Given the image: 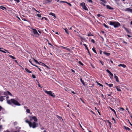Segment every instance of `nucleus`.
<instances>
[{"label": "nucleus", "mask_w": 132, "mask_h": 132, "mask_svg": "<svg viewBox=\"0 0 132 132\" xmlns=\"http://www.w3.org/2000/svg\"><path fill=\"white\" fill-rule=\"evenodd\" d=\"M97 112H98V114H99V115H100L101 116V114H100V112H99V110H97Z\"/></svg>", "instance_id": "e2e57ef3"}, {"label": "nucleus", "mask_w": 132, "mask_h": 132, "mask_svg": "<svg viewBox=\"0 0 132 132\" xmlns=\"http://www.w3.org/2000/svg\"><path fill=\"white\" fill-rule=\"evenodd\" d=\"M52 1V0H46L45 3H48L51 2Z\"/></svg>", "instance_id": "aec40b11"}, {"label": "nucleus", "mask_w": 132, "mask_h": 132, "mask_svg": "<svg viewBox=\"0 0 132 132\" xmlns=\"http://www.w3.org/2000/svg\"><path fill=\"white\" fill-rule=\"evenodd\" d=\"M26 112L28 113H30V110L28 109H26Z\"/></svg>", "instance_id": "f704fd0d"}, {"label": "nucleus", "mask_w": 132, "mask_h": 132, "mask_svg": "<svg viewBox=\"0 0 132 132\" xmlns=\"http://www.w3.org/2000/svg\"><path fill=\"white\" fill-rule=\"evenodd\" d=\"M25 70L27 72L29 73H31V72L30 70H29L27 68H25Z\"/></svg>", "instance_id": "a878e982"}, {"label": "nucleus", "mask_w": 132, "mask_h": 132, "mask_svg": "<svg viewBox=\"0 0 132 132\" xmlns=\"http://www.w3.org/2000/svg\"><path fill=\"white\" fill-rule=\"evenodd\" d=\"M120 109H121L122 110V111H123L124 110V109L123 108H120Z\"/></svg>", "instance_id": "4d7b16f0"}, {"label": "nucleus", "mask_w": 132, "mask_h": 132, "mask_svg": "<svg viewBox=\"0 0 132 132\" xmlns=\"http://www.w3.org/2000/svg\"><path fill=\"white\" fill-rule=\"evenodd\" d=\"M24 108L25 109H27V108H28L27 107V106H24Z\"/></svg>", "instance_id": "338daca9"}, {"label": "nucleus", "mask_w": 132, "mask_h": 132, "mask_svg": "<svg viewBox=\"0 0 132 132\" xmlns=\"http://www.w3.org/2000/svg\"><path fill=\"white\" fill-rule=\"evenodd\" d=\"M33 60L34 61L36 62V63L37 64H38L39 65H42V66H47L46 65L42 63L41 62H38L35 59H33Z\"/></svg>", "instance_id": "39448f33"}, {"label": "nucleus", "mask_w": 132, "mask_h": 132, "mask_svg": "<svg viewBox=\"0 0 132 132\" xmlns=\"http://www.w3.org/2000/svg\"><path fill=\"white\" fill-rule=\"evenodd\" d=\"M107 121L109 123L110 126L111 127V122H110L108 120H107Z\"/></svg>", "instance_id": "49530a36"}, {"label": "nucleus", "mask_w": 132, "mask_h": 132, "mask_svg": "<svg viewBox=\"0 0 132 132\" xmlns=\"http://www.w3.org/2000/svg\"><path fill=\"white\" fill-rule=\"evenodd\" d=\"M118 66H126V65L124 64H120L118 65Z\"/></svg>", "instance_id": "a19ab883"}, {"label": "nucleus", "mask_w": 132, "mask_h": 132, "mask_svg": "<svg viewBox=\"0 0 132 132\" xmlns=\"http://www.w3.org/2000/svg\"><path fill=\"white\" fill-rule=\"evenodd\" d=\"M4 132H10L8 130H7L6 131H4Z\"/></svg>", "instance_id": "774afa93"}, {"label": "nucleus", "mask_w": 132, "mask_h": 132, "mask_svg": "<svg viewBox=\"0 0 132 132\" xmlns=\"http://www.w3.org/2000/svg\"><path fill=\"white\" fill-rule=\"evenodd\" d=\"M2 109V107L1 106H0V111H1Z\"/></svg>", "instance_id": "69168bd1"}, {"label": "nucleus", "mask_w": 132, "mask_h": 132, "mask_svg": "<svg viewBox=\"0 0 132 132\" xmlns=\"http://www.w3.org/2000/svg\"><path fill=\"white\" fill-rule=\"evenodd\" d=\"M25 122L27 123H28L29 125V124L30 123V121H29L28 120H26Z\"/></svg>", "instance_id": "e433bc0d"}, {"label": "nucleus", "mask_w": 132, "mask_h": 132, "mask_svg": "<svg viewBox=\"0 0 132 132\" xmlns=\"http://www.w3.org/2000/svg\"><path fill=\"white\" fill-rule=\"evenodd\" d=\"M38 86L39 87H41V86H40V84L39 83L38 81Z\"/></svg>", "instance_id": "603ef678"}, {"label": "nucleus", "mask_w": 132, "mask_h": 132, "mask_svg": "<svg viewBox=\"0 0 132 132\" xmlns=\"http://www.w3.org/2000/svg\"><path fill=\"white\" fill-rule=\"evenodd\" d=\"M109 108L112 111H113V112H114L115 115L116 116H117V114H116V112L115 111L114 109H112V108H111L110 107Z\"/></svg>", "instance_id": "6ab92c4d"}, {"label": "nucleus", "mask_w": 132, "mask_h": 132, "mask_svg": "<svg viewBox=\"0 0 132 132\" xmlns=\"http://www.w3.org/2000/svg\"><path fill=\"white\" fill-rule=\"evenodd\" d=\"M49 15L53 16L54 17V19H55L56 18V15L55 14L52 13V12H50L49 13Z\"/></svg>", "instance_id": "ddd939ff"}, {"label": "nucleus", "mask_w": 132, "mask_h": 132, "mask_svg": "<svg viewBox=\"0 0 132 132\" xmlns=\"http://www.w3.org/2000/svg\"><path fill=\"white\" fill-rule=\"evenodd\" d=\"M61 47L62 48L66 50H67L70 52H72L70 51V49L68 48L63 46H61Z\"/></svg>", "instance_id": "9b49d317"}, {"label": "nucleus", "mask_w": 132, "mask_h": 132, "mask_svg": "<svg viewBox=\"0 0 132 132\" xmlns=\"http://www.w3.org/2000/svg\"><path fill=\"white\" fill-rule=\"evenodd\" d=\"M57 117L58 118H59L60 119H61L62 120V119L61 117L59 116H58V115H57Z\"/></svg>", "instance_id": "c03bdc74"}, {"label": "nucleus", "mask_w": 132, "mask_h": 132, "mask_svg": "<svg viewBox=\"0 0 132 132\" xmlns=\"http://www.w3.org/2000/svg\"><path fill=\"white\" fill-rule=\"evenodd\" d=\"M101 4L103 5L104 6H105V4L103 3H101Z\"/></svg>", "instance_id": "13d9d810"}, {"label": "nucleus", "mask_w": 132, "mask_h": 132, "mask_svg": "<svg viewBox=\"0 0 132 132\" xmlns=\"http://www.w3.org/2000/svg\"><path fill=\"white\" fill-rule=\"evenodd\" d=\"M108 86L110 87H111L113 86V84H109Z\"/></svg>", "instance_id": "473e14b6"}, {"label": "nucleus", "mask_w": 132, "mask_h": 132, "mask_svg": "<svg viewBox=\"0 0 132 132\" xmlns=\"http://www.w3.org/2000/svg\"><path fill=\"white\" fill-rule=\"evenodd\" d=\"M99 52H100V54H102V51L101 50H100L99 51Z\"/></svg>", "instance_id": "bf43d9fd"}, {"label": "nucleus", "mask_w": 132, "mask_h": 132, "mask_svg": "<svg viewBox=\"0 0 132 132\" xmlns=\"http://www.w3.org/2000/svg\"><path fill=\"white\" fill-rule=\"evenodd\" d=\"M87 36H93L92 34L90 32L88 34Z\"/></svg>", "instance_id": "58836bf2"}, {"label": "nucleus", "mask_w": 132, "mask_h": 132, "mask_svg": "<svg viewBox=\"0 0 132 132\" xmlns=\"http://www.w3.org/2000/svg\"><path fill=\"white\" fill-rule=\"evenodd\" d=\"M124 128L126 130H128L129 131H130V129L127 127H126L125 126H124Z\"/></svg>", "instance_id": "412c9836"}, {"label": "nucleus", "mask_w": 132, "mask_h": 132, "mask_svg": "<svg viewBox=\"0 0 132 132\" xmlns=\"http://www.w3.org/2000/svg\"><path fill=\"white\" fill-rule=\"evenodd\" d=\"M112 120H113L114 121V123H116V120H115V119L113 118V117H112Z\"/></svg>", "instance_id": "8fccbe9b"}, {"label": "nucleus", "mask_w": 132, "mask_h": 132, "mask_svg": "<svg viewBox=\"0 0 132 132\" xmlns=\"http://www.w3.org/2000/svg\"><path fill=\"white\" fill-rule=\"evenodd\" d=\"M114 78L116 79V81L118 82H119V81L118 77L116 75H114Z\"/></svg>", "instance_id": "a211bd4d"}, {"label": "nucleus", "mask_w": 132, "mask_h": 132, "mask_svg": "<svg viewBox=\"0 0 132 132\" xmlns=\"http://www.w3.org/2000/svg\"><path fill=\"white\" fill-rule=\"evenodd\" d=\"M103 25L107 29H109V26L106 25L105 23H104L103 24Z\"/></svg>", "instance_id": "5701e85b"}, {"label": "nucleus", "mask_w": 132, "mask_h": 132, "mask_svg": "<svg viewBox=\"0 0 132 132\" xmlns=\"http://www.w3.org/2000/svg\"><path fill=\"white\" fill-rule=\"evenodd\" d=\"M9 56L10 57H11V58H12V59H13L14 60H15L16 59V58L15 57H14L12 55H9Z\"/></svg>", "instance_id": "c756f323"}, {"label": "nucleus", "mask_w": 132, "mask_h": 132, "mask_svg": "<svg viewBox=\"0 0 132 132\" xmlns=\"http://www.w3.org/2000/svg\"><path fill=\"white\" fill-rule=\"evenodd\" d=\"M47 41L48 42V44L49 45H52L50 43H49V42L48 39H47Z\"/></svg>", "instance_id": "79ce46f5"}, {"label": "nucleus", "mask_w": 132, "mask_h": 132, "mask_svg": "<svg viewBox=\"0 0 132 132\" xmlns=\"http://www.w3.org/2000/svg\"><path fill=\"white\" fill-rule=\"evenodd\" d=\"M126 30L127 32L128 33L129 32V31L128 30V29L125 27H123Z\"/></svg>", "instance_id": "bb28decb"}, {"label": "nucleus", "mask_w": 132, "mask_h": 132, "mask_svg": "<svg viewBox=\"0 0 132 132\" xmlns=\"http://www.w3.org/2000/svg\"><path fill=\"white\" fill-rule=\"evenodd\" d=\"M67 2L64 1H60V3H66Z\"/></svg>", "instance_id": "864d4df0"}, {"label": "nucleus", "mask_w": 132, "mask_h": 132, "mask_svg": "<svg viewBox=\"0 0 132 132\" xmlns=\"http://www.w3.org/2000/svg\"><path fill=\"white\" fill-rule=\"evenodd\" d=\"M2 129V125L0 126V132L1 131Z\"/></svg>", "instance_id": "5fc2aeb1"}, {"label": "nucleus", "mask_w": 132, "mask_h": 132, "mask_svg": "<svg viewBox=\"0 0 132 132\" xmlns=\"http://www.w3.org/2000/svg\"><path fill=\"white\" fill-rule=\"evenodd\" d=\"M92 50H93V51L96 54H97V53L95 49V48L94 47H93V48L92 49Z\"/></svg>", "instance_id": "cd10ccee"}, {"label": "nucleus", "mask_w": 132, "mask_h": 132, "mask_svg": "<svg viewBox=\"0 0 132 132\" xmlns=\"http://www.w3.org/2000/svg\"><path fill=\"white\" fill-rule=\"evenodd\" d=\"M83 45L86 48V49L88 51V53H89L90 56V57L91 56V54L90 53V52L89 51L88 48V47H87L86 45L85 44H83Z\"/></svg>", "instance_id": "9d476101"}, {"label": "nucleus", "mask_w": 132, "mask_h": 132, "mask_svg": "<svg viewBox=\"0 0 132 132\" xmlns=\"http://www.w3.org/2000/svg\"><path fill=\"white\" fill-rule=\"evenodd\" d=\"M91 42L93 43H95V41L94 39H92L91 40Z\"/></svg>", "instance_id": "ea45409f"}, {"label": "nucleus", "mask_w": 132, "mask_h": 132, "mask_svg": "<svg viewBox=\"0 0 132 132\" xmlns=\"http://www.w3.org/2000/svg\"><path fill=\"white\" fill-rule=\"evenodd\" d=\"M45 93L47 94L53 98L55 97V96L54 93L52 92V91H47L45 89H43Z\"/></svg>", "instance_id": "f03ea898"}, {"label": "nucleus", "mask_w": 132, "mask_h": 132, "mask_svg": "<svg viewBox=\"0 0 132 132\" xmlns=\"http://www.w3.org/2000/svg\"><path fill=\"white\" fill-rule=\"evenodd\" d=\"M80 5L82 6V8L85 10L86 11H88V9L87 8V7L85 5V3L83 2L82 3H81L80 4Z\"/></svg>", "instance_id": "423d86ee"}, {"label": "nucleus", "mask_w": 132, "mask_h": 132, "mask_svg": "<svg viewBox=\"0 0 132 132\" xmlns=\"http://www.w3.org/2000/svg\"><path fill=\"white\" fill-rule=\"evenodd\" d=\"M18 128L19 129L17 130V131H14V132H20V129H21V128L20 127H16V128Z\"/></svg>", "instance_id": "c85d7f7f"}, {"label": "nucleus", "mask_w": 132, "mask_h": 132, "mask_svg": "<svg viewBox=\"0 0 132 132\" xmlns=\"http://www.w3.org/2000/svg\"><path fill=\"white\" fill-rule=\"evenodd\" d=\"M1 51L2 52L4 53H6V52L4 51H3L2 50H1Z\"/></svg>", "instance_id": "052dcab7"}, {"label": "nucleus", "mask_w": 132, "mask_h": 132, "mask_svg": "<svg viewBox=\"0 0 132 132\" xmlns=\"http://www.w3.org/2000/svg\"><path fill=\"white\" fill-rule=\"evenodd\" d=\"M126 11H127L132 13V9L129 8H126L125 9Z\"/></svg>", "instance_id": "f3484780"}, {"label": "nucleus", "mask_w": 132, "mask_h": 132, "mask_svg": "<svg viewBox=\"0 0 132 132\" xmlns=\"http://www.w3.org/2000/svg\"><path fill=\"white\" fill-rule=\"evenodd\" d=\"M32 78H36V77L35 76V75H33V74L32 75Z\"/></svg>", "instance_id": "de8ad7c7"}, {"label": "nucleus", "mask_w": 132, "mask_h": 132, "mask_svg": "<svg viewBox=\"0 0 132 132\" xmlns=\"http://www.w3.org/2000/svg\"><path fill=\"white\" fill-rule=\"evenodd\" d=\"M5 96H7L8 95V93L7 91V92H4V93L3 94Z\"/></svg>", "instance_id": "7c9ffc66"}, {"label": "nucleus", "mask_w": 132, "mask_h": 132, "mask_svg": "<svg viewBox=\"0 0 132 132\" xmlns=\"http://www.w3.org/2000/svg\"><path fill=\"white\" fill-rule=\"evenodd\" d=\"M32 119L34 120V122H35L37 121V119L36 117L35 116H33L30 119V120L31 121L32 120Z\"/></svg>", "instance_id": "1a4fd4ad"}, {"label": "nucleus", "mask_w": 132, "mask_h": 132, "mask_svg": "<svg viewBox=\"0 0 132 132\" xmlns=\"http://www.w3.org/2000/svg\"><path fill=\"white\" fill-rule=\"evenodd\" d=\"M31 29L33 30V32L35 34H37L38 36H39V34L38 33L37 30L35 29H33L32 28Z\"/></svg>", "instance_id": "6e6552de"}, {"label": "nucleus", "mask_w": 132, "mask_h": 132, "mask_svg": "<svg viewBox=\"0 0 132 132\" xmlns=\"http://www.w3.org/2000/svg\"><path fill=\"white\" fill-rule=\"evenodd\" d=\"M5 96H1L0 97V101L3 102L4 100V98Z\"/></svg>", "instance_id": "4468645a"}, {"label": "nucleus", "mask_w": 132, "mask_h": 132, "mask_svg": "<svg viewBox=\"0 0 132 132\" xmlns=\"http://www.w3.org/2000/svg\"><path fill=\"white\" fill-rule=\"evenodd\" d=\"M17 3H19L20 2V0H14Z\"/></svg>", "instance_id": "680f3d73"}, {"label": "nucleus", "mask_w": 132, "mask_h": 132, "mask_svg": "<svg viewBox=\"0 0 132 132\" xmlns=\"http://www.w3.org/2000/svg\"><path fill=\"white\" fill-rule=\"evenodd\" d=\"M96 83H97V84L98 85L100 86H101L102 87H103V86L102 84H100V83H99V82H96Z\"/></svg>", "instance_id": "2f4dec72"}, {"label": "nucleus", "mask_w": 132, "mask_h": 132, "mask_svg": "<svg viewBox=\"0 0 132 132\" xmlns=\"http://www.w3.org/2000/svg\"><path fill=\"white\" fill-rule=\"evenodd\" d=\"M110 25L113 26L114 27L117 28L120 26V24L118 22H114L111 21L110 23Z\"/></svg>", "instance_id": "7ed1b4c3"}, {"label": "nucleus", "mask_w": 132, "mask_h": 132, "mask_svg": "<svg viewBox=\"0 0 132 132\" xmlns=\"http://www.w3.org/2000/svg\"><path fill=\"white\" fill-rule=\"evenodd\" d=\"M115 87L116 88L117 91L119 92L121 91V89L118 86H115Z\"/></svg>", "instance_id": "4be33fe9"}, {"label": "nucleus", "mask_w": 132, "mask_h": 132, "mask_svg": "<svg viewBox=\"0 0 132 132\" xmlns=\"http://www.w3.org/2000/svg\"><path fill=\"white\" fill-rule=\"evenodd\" d=\"M80 81L82 82V84L84 86H85V83L84 82V81L82 80L81 78H80Z\"/></svg>", "instance_id": "393cba45"}, {"label": "nucleus", "mask_w": 132, "mask_h": 132, "mask_svg": "<svg viewBox=\"0 0 132 132\" xmlns=\"http://www.w3.org/2000/svg\"><path fill=\"white\" fill-rule=\"evenodd\" d=\"M88 1L89 2L91 3H92L93 2L92 0H88Z\"/></svg>", "instance_id": "09e8293b"}, {"label": "nucleus", "mask_w": 132, "mask_h": 132, "mask_svg": "<svg viewBox=\"0 0 132 132\" xmlns=\"http://www.w3.org/2000/svg\"><path fill=\"white\" fill-rule=\"evenodd\" d=\"M63 29L65 31V32L68 35H69V33L68 31V30L67 28H63Z\"/></svg>", "instance_id": "dca6fc26"}, {"label": "nucleus", "mask_w": 132, "mask_h": 132, "mask_svg": "<svg viewBox=\"0 0 132 132\" xmlns=\"http://www.w3.org/2000/svg\"><path fill=\"white\" fill-rule=\"evenodd\" d=\"M14 124L15 125H16L17 124V123L16 122H14Z\"/></svg>", "instance_id": "6e6d98bb"}, {"label": "nucleus", "mask_w": 132, "mask_h": 132, "mask_svg": "<svg viewBox=\"0 0 132 132\" xmlns=\"http://www.w3.org/2000/svg\"><path fill=\"white\" fill-rule=\"evenodd\" d=\"M106 8L109 10H112L114 9L113 8L110 7L109 5H106Z\"/></svg>", "instance_id": "f8f14e48"}, {"label": "nucleus", "mask_w": 132, "mask_h": 132, "mask_svg": "<svg viewBox=\"0 0 132 132\" xmlns=\"http://www.w3.org/2000/svg\"><path fill=\"white\" fill-rule=\"evenodd\" d=\"M0 8L3 10H5L6 9V7H4L2 6H0Z\"/></svg>", "instance_id": "b1692460"}, {"label": "nucleus", "mask_w": 132, "mask_h": 132, "mask_svg": "<svg viewBox=\"0 0 132 132\" xmlns=\"http://www.w3.org/2000/svg\"><path fill=\"white\" fill-rule=\"evenodd\" d=\"M29 125L30 127H32L33 128H35L37 126L38 124L35 122H31Z\"/></svg>", "instance_id": "20e7f679"}, {"label": "nucleus", "mask_w": 132, "mask_h": 132, "mask_svg": "<svg viewBox=\"0 0 132 132\" xmlns=\"http://www.w3.org/2000/svg\"><path fill=\"white\" fill-rule=\"evenodd\" d=\"M66 3H67V4H68L70 6H71L72 5L70 3H68L67 2H66Z\"/></svg>", "instance_id": "37998d69"}, {"label": "nucleus", "mask_w": 132, "mask_h": 132, "mask_svg": "<svg viewBox=\"0 0 132 132\" xmlns=\"http://www.w3.org/2000/svg\"><path fill=\"white\" fill-rule=\"evenodd\" d=\"M106 71L110 75V78L111 79H112L113 77V74L108 69H106Z\"/></svg>", "instance_id": "0eeeda50"}, {"label": "nucleus", "mask_w": 132, "mask_h": 132, "mask_svg": "<svg viewBox=\"0 0 132 132\" xmlns=\"http://www.w3.org/2000/svg\"><path fill=\"white\" fill-rule=\"evenodd\" d=\"M29 62L31 63V64L33 65H34V66H37L36 65H34V64L32 62H31V61H30V60H29Z\"/></svg>", "instance_id": "a18cd8bd"}, {"label": "nucleus", "mask_w": 132, "mask_h": 132, "mask_svg": "<svg viewBox=\"0 0 132 132\" xmlns=\"http://www.w3.org/2000/svg\"><path fill=\"white\" fill-rule=\"evenodd\" d=\"M6 98V100L7 103L10 105H12L13 104L14 105L17 106H20L21 104L19 103L17 101L15 100L14 99H11L10 100H9V97L5 96Z\"/></svg>", "instance_id": "f257e3e1"}, {"label": "nucleus", "mask_w": 132, "mask_h": 132, "mask_svg": "<svg viewBox=\"0 0 132 132\" xmlns=\"http://www.w3.org/2000/svg\"><path fill=\"white\" fill-rule=\"evenodd\" d=\"M37 16L38 17L40 18L41 17V15L40 14H37Z\"/></svg>", "instance_id": "c9c22d12"}, {"label": "nucleus", "mask_w": 132, "mask_h": 132, "mask_svg": "<svg viewBox=\"0 0 132 132\" xmlns=\"http://www.w3.org/2000/svg\"><path fill=\"white\" fill-rule=\"evenodd\" d=\"M71 70L72 71V72H73L74 73H75V71L74 70H73V69H71Z\"/></svg>", "instance_id": "0e129e2a"}, {"label": "nucleus", "mask_w": 132, "mask_h": 132, "mask_svg": "<svg viewBox=\"0 0 132 132\" xmlns=\"http://www.w3.org/2000/svg\"><path fill=\"white\" fill-rule=\"evenodd\" d=\"M97 16L98 17H100V16H102V15H101L100 14H97Z\"/></svg>", "instance_id": "3c124183"}, {"label": "nucleus", "mask_w": 132, "mask_h": 132, "mask_svg": "<svg viewBox=\"0 0 132 132\" xmlns=\"http://www.w3.org/2000/svg\"><path fill=\"white\" fill-rule=\"evenodd\" d=\"M103 53L107 56H109L110 55V53H107L105 51H104L103 52Z\"/></svg>", "instance_id": "2eb2a0df"}, {"label": "nucleus", "mask_w": 132, "mask_h": 132, "mask_svg": "<svg viewBox=\"0 0 132 132\" xmlns=\"http://www.w3.org/2000/svg\"><path fill=\"white\" fill-rule=\"evenodd\" d=\"M78 63L80 65H83V64L81 61H79L78 62Z\"/></svg>", "instance_id": "4c0bfd02"}, {"label": "nucleus", "mask_w": 132, "mask_h": 132, "mask_svg": "<svg viewBox=\"0 0 132 132\" xmlns=\"http://www.w3.org/2000/svg\"><path fill=\"white\" fill-rule=\"evenodd\" d=\"M7 92L8 95L9 94V95H10V96H12L11 93L9 91H7Z\"/></svg>", "instance_id": "72a5a7b5"}]
</instances>
